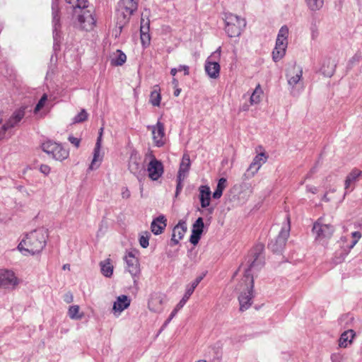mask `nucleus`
I'll return each mask as SVG.
<instances>
[{"label":"nucleus","mask_w":362,"mask_h":362,"mask_svg":"<svg viewBox=\"0 0 362 362\" xmlns=\"http://www.w3.org/2000/svg\"><path fill=\"white\" fill-rule=\"evenodd\" d=\"M361 175V170L357 168H354L346 177L349 178L352 182H356Z\"/></svg>","instance_id":"43"},{"label":"nucleus","mask_w":362,"mask_h":362,"mask_svg":"<svg viewBox=\"0 0 362 362\" xmlns=\"http://www.w3.org/2000/svg\"><path fill=\"white\" fill-rule=\"evenodd\" d=\"M356 337V332L354 330L349 329L343 332L338 340V345L339 348L346 349L349 346Z\"/></svg>","instance_id":"24"},{"label":"nucleus","mask_w":362,"mask_h":362,"mask_svg":"<svg viewBox=\"0 0 362 362\" xmlns=\"http://www.w3.org/2000/svg\"><path fill=\"white\" fill-rule=\"evenodd\" d=\"M147 128L152 132L153 139L158 147L163 146L165 144L163 138L165 136L164 124L158 121L156 125H148Z\"/></svg>","instance_id":"17"},{"label":"nucleus","mask_w":362,"mask_h":362,"mask_svg":"<svg viewBox=\"0 0 362 362\" xmlns=\"http://www.w3.org/2000/svg\"><path fill=\"white\" fill-rule=\"evenodd\" d=\"M146 171L148 173V177L151 180L156 181L162 177L164 173L163 165L161 161L156 158L154 156H151Z\"/></svg>","instance_id":"15"},{"label":"nucleus","mask_w":362,"mask_h":362,"mask_svg":"<svg viewBox=\"0 0 362 362\" xmlns=\"http://www.w3.org/2000/svg\"><path fill=\"white\" fill-rule=\"evenodd\" d=\"M47 232L40 228L26 233L18 245V250L25 256L34 255L42 252L46 245Z\"/></svg>","instance_id":"2"},{"label":"nucleus","mask_w":362,"mask_h":362,"mask_svg":"<svg viewBox=\"0 0 362 362\" xmlns=\"http://www.w3.org/2000/svg\"><path fill=\"white\" fill-rule=\"evenodd\" d=\"M287 222L282 226L278 236L272 240L271 243L269 245L272 252L274 254H281L290 234V219L289 217L286 216Z\"/></svg>","instance_id":"9"},{"label":"nucleus","mask_w":362,"mask_h":362,"mask_svg":"<svg viewBox=\"0 0 362 362\" xmlns=\"http://www.w3.org/2000/svg\"><path fill=\"white\" fill-rule=\"evenodd\" d=\"M221 48L219 47L206 60L204 70L208 76L216 79L220 76L221 66L218 61L221 58Z\"/></svg>","instance_id":"11"},{"label":"nucleus","mask_w":362,"mask_h":362,"mask_svg":"<svg viewBox=\"0 0 362 362\" xmlns=\"http://www.w3.org/2000/svg\"><path fill=\"white\" fill-rule=\"evenodd\" d=\"M313 232L316 240L329 238L334 232V226L331 224L324 223L322 218H320L313 225Z\"/></svg>","instance_id":"14"},{"label":"nucleus","mask_w":362,"mask_h":362,"mask_svg":"<svg viewBox=\"0 0 362 362\" xmlns=\"http://www.w3.org/2000/svg\"><path fill=\"white\" fill-rule=\"evenodd\" d=\"M138 252L132 250L128 252L124 257L127 264L128 272H135L139 269V262L138 259Z\"/></svg>","instance_id":"23"},{"label":"nucleus","mask_w":362,"mask_h":362,"mask_svg":"<svg viewBox=\"0 0 362 362\" xmlns=\"http://www.w3.org/2000/svg\"><path fill=\"white\" fill-rule=\"evenodd\" d=\"M351 183H352V182L351 181V180L346 177V180H345V184H344L346 190L349 189Z\"/></svg>","instance_id":"60"},{"label":"nucleus","mask_w":362,"mask_h":362,"mask_svg":"<svg viewBox=\"0 0 362 362\" xmlns=\"http://www.w3.org/2000/svg\"><path fill=\"white\" fill-rule=\"evenodd\" d=\"M337 67V62L334 59L325 57L322 59L320 67V72L326 77H331L334 75Z\"/></svg>","instance_id":"18"},{"label":"nucleus","mask_w":362,"mask_h":362,"mask_svg":"<svg viewBox=\"0 0 362 362\" xmlns=\"http://www.w3.org/2000/svg\"><path fill=\"white\" fill-rule=\"evenodd\" d=\"M160 89L158 85L153 86V90L150 94L149 103L154 107H158L160 104Z\"/></svg>","instance_id":"31"},{"label":"nucleus","mask_w":362,"mask_h":362,"mask_svg":"<svg viewBox=\"0 0 362 362\" xmlns=\"http://www.w3.org/2000/svg\"><path fill=\"white\" fill-rule=\"evenodd\" d=\"M178 71H179L178 67L177 68H173L170 70V74L172 76H175Z\"/></svg>","instance_id":"64"},{"label":"nucleus","mask_w":362,"mask_h":362,"mask_svg":"<svg viewBox=\"0 0 362 362\" xmlns=\"http://www.w3.org/2000/svg\"><path fill=\"white\" fill-rule=\"evenodd\" d=\"M47 100V96L46 94H44L41 97V98L40 99V100L38 101V103H37V105L35 107V110H34L35 113H37L40 110H41L44 107Z\"/></svg>","instance_id":"45"},{"label":"nucleus","mask_w":362,"mask_h":362,"mask_svg":"<svg viewBox=\"0 0 362 362\" xmlns=\"http://www.w3.org/2000/svg\"><path fill=\"white\" fill-rule=\"evenodd\" d=\"M204 274L197 276L194 280H193L191 283L188 284L190 287L195 289L197 286L199 285V284L202 281V279L204 278Z\"/></svg>","instance_id":"47"},{"label":"nucleus","mask_w":362,"mask_h":362,"mask_svg":"<svg viewBox=\"0 0 362 362\" xmlns=\"http://www.w3.org/2000/svg\"><path fill=\"white\" fill-rule=\"evenodd\" d=\"M88 115L87 112L84 109L81 110V112L73 118V123L76 124L86 121L88 119Z\"/></svg>","instance_id":"39"},{"label":"nucleus","mask_w":362,"mask_h":362,"mask_svg":"<svg viewBox=\"0 0 362 362\" xmlns=\"http://www.w3.org/2000/svg\"><path fill=\"white\" fill-rule=\"evenodd\" d=\"M177 315V313H176V310H173L171 312V313L170 314L168 318L165 321L163 325V329L164 327H165L166 326H168V325L170 322V321L176 316Z\"/></svg>","instance_id":"53"},{"label":"nucleus","mask_w":362,"mask_h":362,"mask_svg":"<svg viewBox=\"0 0 362 362\" xmlns=\"http://www.w3.org/2000/svg\"><path fill=\"white\" fill-rule=\"evenodd\" d=\"M131 303V299L126 295L119 296L116 300L114 302L112 311L116 316L120 314L127 309Z\"/></svg>","instance_id":"20"},{"label":"nucleus","mask_w":362,"mask_h":362,"mask_svg":"<svg viewBox=\"0 0 362 362\" xmlns=\"http://www.w3.org/2000/svg\"><path fill=\"white\" fill-rule=\"evenodd\" d=\"M40 173L44 174L45 175H47L50 173V168L47 165L42 164L40 166L39 168Z\"/></svg>","instance_id":"52"},{"label":"nucleus","mask_w":362,"mask_h":362,"mask_svg":"<svg viewBox=\"0 0 362 362\" xmlns=\"http://www.w3.org/2000/svg\"><path fill=\"white\" fill-rule=\"evenodd\" d=\"M139 0H119L116 13L117 25L120 30L128 23L131 16L137 10Z\"/></svg>","instance_id":"6"},{"label":"nucleus","mask_w":362,"mask_h":362,"mask_svg":"<svg viewBox=\"0 0 362 362\" xmlns=\"http://www.w3.org/2000/svg\"><path fill=\"white\" fill-rule=\"evenodd\" d=\"M185 177H181L177 176V186H176V191H175V197H177L180 192L182 191V189L183 187L182 182L185 180Z\"/></svg>","instance_id":"46"},{"label":"nucleus","mask_w":362,"mask_h":362,"mask_svg":"<svg viewBox=\"0 0 362 362\" xmlns=\"http://www.w3.org/2000/svg\"><path fill=\"white\" fill-rule=\"evenodd\" d=\"M100 148L101 143H100L99 140L98 141H96L95 146L93 151V158L89 166V169L91 170L98 168L102 160V156H100Z\"/></svg>","instance_id":"30"},{"label":"nucleus","mask_w":362,"mask_h":362,"mask_svg":"<svg viewBox=\"0 0 362 362\" xmlns=\"http://www.w3.org/2000/svg\"><path fill=\"white\" fill-rule=\"evenodd\" d=\"M330 358L332 362H344L345 361L344 354L341 352L332 354Z\"/></svg>","instance_id":"44"},{"label":"nucleus","mask_w":362,"mask_h":362,"mask_svg":"<svg viewBox=\"0 0 362 362\" xmlns=\"http://www.w3.org/2000/svg\"><path fill=\"white\" fill-rule=\"evenodd\" d=\"M288 28L283 25L279 30L275 47L272 52V59L274 62H279L285 55L288 45Z\"/></svg>","instance_id":"8"},{"label":"nucleus","mask_w":362,"mask_h":362,"mask_svg":"<svg viewBox=\"0 0 362 362\" xmlns=\"http://www.w3.org/2000/svg\"><path fill=\"white\" fill-rule=\"evenodd\" d=\"M199 191L201 206L202 208L208 207L210 204L211 194L209 187L207 185H201L199 188Z\"/></svg>","instance_id":"26"},{"label":"nucleus","mask_w":362,"mask_h":362,"mask_svg":"<svg viewBox=\"0 0 362 362\" xmlns=\"http://www.w3.org/2000/svg\"><path fill=\"white\" fill-rule=\"evenodd\" d=\"M306 191L308 192H311L312 194H316L317 192V188L315 186L307 185Z\"/></svg>","instance_id":"58"},{"label":"nucleus","mask_w":362,"mask_h":362,"mask_svg":"<svg viewBox=\"0 0 362 362\" xmlns=\"http://www.w3.org/2000/svg\"><path fill=\"white\" fill-rule=\"evenodd\" d=\"M186 304L184 300H180V302L176 305L175 308L173 309V310H176V313H177L179 310H180Z\"/></svg>","instance_id":"57"},{"label":"nucleus","mask_w":362,"mask_h":362,"mask_svg":"<svg viewBox=\"0 0 362 362\" xmlns=\"http://www.w3.org/2000/svg\"><path fill=\"white\" fill-rule=\"evenodd\" d=\"M286 77L291 95L298 96L304 89L302 69L296 64L293 65L287 70Z\"/></svg>","instance_id":"5"},{"label":"nucleus","mask_w":362,"mask_h":362,"mask_svg":"<svg viewBox=\"0 0 362 362\" xmlns=\"http://www.w3.org/2000/svg\"><path fill=\"white\" fill-rule=\"evenodd\" d=\"M353 320L352 316H351V315H349V314H346V315H341V316L339 318L338 322H339V323L341 325H343V323H344V322H345V321H351V320Z\"/></svg>","instance_id":"50"},{"label":"nucleus","mask_w":362,"mask_h":362,"mask_svg":"<svg viewBox=\"0 0 362 362\" xmlns=\"http://www.w3.org/2000/svg\"><path fill=\"white\" fill-rule=\"evenodd\" d=\"M241 277L237 289L240 291L238 301L240 310L245 311L250 308L254 298V276L252 273H240Z\"/></svg>","instance_id":"3"},{"label":"nucleus","mask_w":362,"mask_h":362,"mask_svg":"<svg viewBox=\"0 0 362 362\" xmlns=\"http://www.w3.org/2000/svg\"><path fill=\"white\" fill-rule=\"evenodd\" d=\"M320 21L317 18V15L314 13L312 14L311 21H310V27H318Z\"/></svg>","instance_id":"51"},{"label":"nucleus","mask_w":362,"mask_h":362,"mask_svg":"<svg viewBox=\"0 0 362 362\" xmlns=\"http://www.w3.org/2000/svg\"><path fill=\"white\" fill-rule=\"evenodd\" d=\"M2 118L0 117V141L5 138L6 132L12 128V124H9L7 122L2 123Z\"/></svg>","instance_id":"40"},{"label":"nucleus","mask_w":362,"mask_h":362,"mask_svg":"<svg viewBox=\"0 0 362 362\" xmlns=\"http://www.w3.org/2000/svg\"><path fill=\"white\" fill-rule=\"evenodd\" d=\"M127 60L126 54L120 49H117L111 59V64L115 66H122Z\"/></svg>","instance_id":"36"},{"label":"nucleus","mask_w":362,"mask_h":362,"mask_svg":"<svg viewBox=\"0 0 362 362\" xmlns=\"http://www.w3.org/2000/svg\"><path fill=\"white\" fill-rule=\"evenodd\" d=\"M165 300V296L160 292H153L148 299V308L151 312L160 313L163 310V303Z\"/></svg>","instance_id":"16"},{"label":"nucleus","mask_w":362,"mask_h":362,"mask_svg":"<svg viewBox=\"0 0 362 362\" xmlns=\"http://www.w3.org/2000/svg\"><path fill=\"white\" fill-rule=\"evenodd\" d=\"M305 2L308 10L313 13L320 11L325 4L324 0H305Z\"/></svg>","instance_id":"34"},{"label":"nucleus","mask_w":362,"mask_h":362,"mask_svg":"<svg viewBox=\"0 0 362 362\" xmlns=\"http://www.w3.org/2000/svg\"><path fill=\"white\" fill-rule=\"evenodd\" d=\"M186 231V222L184 221H180L179 223L173 228L170 245L172 246L177 245L179 241L182 239Z\"/></svg>","instance_id":"21"},{"label":"nucleus","mask_w":362,"mask_h":362,"mask_svg":"<svg viewBox=\"0 0 362 362\" xmlns=\"http://www.w3.org/2000/svg\"><path fill=\"white\" fill-rule=\"evenodd\" d=\"M42 149L47 154L57 160H64L69 155L68 150L65 149L62 144L48 140L42 144Z\"/></svg>","instance_id":"10"},{"label":"nucleus","mask_w":362,"mask_h":362,"mask_svg":"<svg viewBox=\"0 0 362 362\" xmlns=\"http://www.w3.org/2000/svg\"><path fill=\"white\" fill-rule=\"evenodd\" d=\"M59 0L52 1V24H53V34L54 37L57 34V30L60 27V16H59Z\"/></svg>","instance_id":"25"},{"label":"nucleus","mask_w":362,"mask_h":362,"mask_svg":"<svg viewBox=\"0 0 362 362\" xmlns=\"http://www.w3.org/2000/svg\"><path fill=\"white\" fill-rule=\"evenodd\" d=\"M25 116V108L21 107L18 110H16L11 117L6 122L9 124H12V127H13L16 124H17Z\"/></svg>","instance_id":"33"},{"label":"nucleus","mask_w":362,"mask_h":362,"mask_svg":"<svg viewBox=\"0 0 362 362\" xmlns=\"http://www.w3.org/2000/svg\"><path fill=\"white\" fill-rule=\"evenodd\" d=\"M100 272H113V265L110 259L100 262Z\"/></svg>","instance_id":"41"},{"label":"nucleus","mask_w":362,"mask_h":362,"mask_svg":"<svg viewBox=\"0 0 362 362\" xmlns=\"http://www.w3.org/2000/svg\"><path fill=\"white\" fill-rule=\"evenodd\" d=\"M128 169L141 182L146 175V169L141 156L136 151H132L129 157Z\"/></svg>","instance_id":"12"},{"label":"nucleus","mask_w":362,"mask_h":362,"mask_svg":"<svg viewBox=\"0 0 362 362\" xmlns=\"http://www.w3.org/2000/svg\"><path fill=\"white\" fill-rule=\"evenodd\" d=\"M103 129H104L103 127H101L99 129L98 136V139H97L96 141H98L100 140V143H102V136H103Z\"/></svg>","instance_id":"61"},{"label":"nucleus","mask_w":362,"mask_h":362,"mask_svg":"<svg viewBox=\"0 0 362 362\" xmlns=\"http://www.w3.org/2000/svg\"><path fill=\"white\" fill-rule=\"evenodd\" d=\"M264 246L256 245L241 263L238 272H256L262 270L264 265Z\"/></svg>","instance_id":"4"},{"label":"nucleus","mask_w":362,"mask_h":362,"mask_svg":"<svg viewBox=\"0 0 362 362\" xmlns=\"http://www.w3.org/2000/svg\"><path fill=\"white\" fill-rule=\"evenodd\" d=\"M80 308L78 305H71L68 310V315L71 320H81L83 317V313L79 312Z\"/></svg>","instance_id":"38"},{"label":"nucleus","mask_w":362,"mask_h":362,"mask_svg":"<svg viewBox=\"0 0 362 362\" xmlns=\"http://www.w3.org/2000/svg\"><path fill=\"white\" fill-rule=\"evenodd\" d=\"M63 299L66 303H71L74 300V297L71 293L68 292L64 295Z\"/></svg>","instance_id":"55"},{"label":"nucleus","mask_w":362,"mask_h":362,"mask_svg":"<svg viewBox=\"0 0 362 362\" xmlns=\"http://www.w3.org/2000/svg\"><path fill=\"white\" fill-rule=\"evenodd\" d=\"M351 238L353 239L351 243L346 246L347 247V250H344V253L341 257L339 261H336L337 263L340 262L341 260L344 259L345 256L348 255L350 250L356 245V244L360 240V238H361V234L359 231H354L351 233Z\"/></svg>","instance_id":"32"},{"label":"nucleus","mask_w":362,"mask_h":362,"mask_svg":"<svg viewBox=\"0 0 362 362\" xmlns=\"http://www.w3.org/2000/svg\"><path fill=\"white\" fill-rule=\"evenodd\" d=\"M178 70L179 71H183L185 76L189 74V67L187 65H179Z\"/></svg>","instance_id":"56"},{"label":"nucleus","mask_w":362,"mask_h":362,"mask_svg":"<svg viewBox=\"0 0 362 362\" xmlns=\"http://www.w3.org/2000/svg\"><path fill=\"white\" fill-rule=\"evenodd\" d=\"M148 240H149V237L148 235H141L139 238L140 245L143 248H146L148 246Z\"/></svg>","instance_id":"48"},{"label":"nucleus","mask_w":362,"mask_h":362,"mask_svg":"<svg viewBox=\"0 0 362 362\" xmlns=\"http://www.w3.org/2000/svg\"><path fill=\"white\" fill-rule=\"evenodd\" d=\"M268 156L265 153L257 154L252 160L246 172L243 175V180H247L255 176L262 165L267 160Z\"/></svg>","instance_id":"13"},{"label":"nucleus","mask_w":362,"mask_h":362,"mask_svg":"<svg viewBox=\"0 0 362 362\" xmlns=\"http://www.w3.org/2000/svg\"><path fill=\"white\" fill-rule=\"evenodd\" d=\"M19 283L15 273H0V287L4 288H14Z\"/></svg>","instance_id":"22"},{"label":"nucleus","mask_w":362,"mask_h":362,"mask_svg":"<svg viewBox=\"0 0 362 362\" xmlns=\"http://www.w3.org/2000/svg\"><path fill=\"white\" fill-rule=\"evenodd\" d=\"M361 59V55L359 53H356L348 62L347 69H351L356 64H358Z\"/></svg>","instance_id":"42"},{"label":"nucleus","mask_w":362,"mask_h":362,"mask_svg":"<svg viewBox=\"0 0 362 362\" xmlns=\"http://www.w3.org/2000/svg\"><path fill=\"white\" fill-rule=\"evenodd\" d=\"M190 296H191V295L187 294L186 293H185L184 296L181 300H184V302L187 303V300L189 299Z\"/></svg>","instance_id":"63"},{"label":"nucleus","mask_w":362,"mask_h":362,"mask_svg":"<svg viewBox=\"0 0 362 362\" xmlns=\"http://www.w3.org/2000/svg\"><path fill=\"white\" fill-rule=\"evenodd\" d=\"M69 4L67 9L73 11V16L77 20L81 29L90 31L96 24L93 6H89L87 0H65Z\"/></svg>","instance_id":"1"},{"label":"nucleus","mask_w":362,"mask_h":362,"mask_svg":"<svg viewBox=\"0 0 362 362\" xmlns=\"http://www.w3.org/2000/svg\"><path fill=\"white\" fill-rule=\"evenodd\" d=\"M263 94V90L260 84H257L255 90L252 93L250 98V103L251 105H257L261 101V96Z\"/></svg>","instance_id":"35"},{"label":"nucleus","mask_w":362,"mask_h":362,"mask_svg":"<svg viewBox=\"0 0 362 362\" xmlns=\"http://www.w3.org/2000/svg\"><path fill=\"white\" fill-rule=\"evenodd\" d=\"M226 182H227V180L224 177H221L219 179L217 186H216V188L213 193L214 199H218L222 196L223 191L226 187Z\"/></svg>","instance_id":"37"},{"label":"nucleus","mask_w":362,"mask_h":362,"mask_svg":"<svg viewBox=\"0 0 362 362\" xmlns=\"http://www.w3.org/2000/svg\"><path fill=\"white\" fill-rule=\"evenodd\" d=\"M225 30L228 37H239L246 26V21L237 15L229 13L225 14Z\"/></svg>","instance_id":"7"},{"label":"nucleus","mask_w":362,"mask_h":362,"mask_svg":"<svg viewBox=\"0 0 362 362\" xmlns=\"http://www.w3.org/2000/svg\"><path fill=\"white\" fill-rule=\"evenodd\" d=\"M194 291V289L193 288L190 287L189 285H187L185 293L192 296V294L193 293Z\"/></svg>","instance_id":"59"},{"label":"nucleus","mask_w":362,"mask_h":362,"mask_svg":"<svg viewBox=\"0 0 362 362\" xmlns=\"http://www.w3.org/2000/svg\"><path fill=\"white\" fill-rule=\"evenodd\" d=\"M69 141L75 147L78 148L81 143V139L70 135L68 137Z\"/></svg>","instance_id":"49"},{"label":"nucleus","mask_w":362,"mask_h":362,"mask_svg":"<svg viewBox=\"0 0 362 362\" xmlns=\"http://www.w3.org/2000/svg\"><path fill=\"white\" fill-rule=\"evenodd\" d=\"M311 32V37L313 40L316 39L319 35L318 27H310Z\"/></svg>","instance_id":"54"},{"label":"nucleus","mask_w":362,"mask_h":362,"mask_svg":"<svg viewBox=\"0 0 362 362\" xmlns=\"http://www.w3.org/2000/svg\"><path fill=\"white\" fill-rule=\"evenodd\" d=\"M204 227V223L203 218L199 217L192 225V234L189 238L190 243L194 245H196L199 243L203 233Z\"/></svg>","instance_id":"19"},{"label":"nucleus","mask_w":362,"mask_h":362,"mask_svg":"<svg viewBox=\"0 0 362 362\" xmlns=\"http://www.w3.org/2000/svg\"><path fill=\"white\" fill-rule=\"evenodd\" d=\"M140 38L142 45L144 47L148 46L150 44V35H149V22L141 18V27H140Z\"/></svg>","instance_id":"28"},{"label":"nucleus","mask_w":362,"mask_h":362,"mask_svg":"<svg viewBox=\"0 0 362 362\" xmlns=\"http://www.w3.org/2000/svg\"><path fill=\"white\" fill-rule=\"evenodd\" d=\"M190 165L191 161L189 156L187 153H185L180 164L177 176L186 178L188 175Z\"/></svg>","instance_id":"29"},{"label":"nucleus","mask_w":362,"mask_h":362,"mask_svg":"<svg viewBox=\"0 0 362 362\" xmlns=\"http://www.w3.org/2000/svg\"><path fill=\"white\" fill-rule=\"evenodd\" d=\"M167 219L163 215H160L155 218L151 225L152 233L155 235H159L162 233L163 230L166 226Z\"/></svg>","instance_id":"27"},{"label":"nucleus","mask_w":362,"mask_h":362,"mask_svg":"<svg viewBox=\"0 0 362 362\" xmlns=\"http://www.w3.org/2000/svg\"><path fill=\"white\" fill-rule=\"evenodd\" d=\"M122 195L123 198H129L130 192L127 189H125L124 191L122 192Z\"/></svg>","instance_id":"62"}]
</instances>
